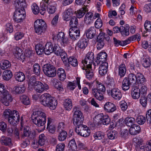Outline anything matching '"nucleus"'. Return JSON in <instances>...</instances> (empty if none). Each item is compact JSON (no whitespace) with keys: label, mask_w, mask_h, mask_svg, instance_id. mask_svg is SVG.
Returning <instances> with one entry per match:
<instances>
[{"label":"nucleus","mask_w":151,"mask_h":151,"mask_svg":"<svg viewBox=\"0 0 151 151\" xmlns=\"http://www.w3.org/2000/svg\"><path fill=\"white\" fill-rule=\"evenodd\" d=\"M40 101L41 104L48 107L51 110L55 109L57 105L56 100L47 93H45L41 95Z\"/></svg>","instance_id":"f257e3e1"},{"label":"nucleus","mask_w":151,"mask_h":151,"mask_svg":"<svg viewBox=\"0 0 151 151\" xmlns=\"http://www.w3.org/2000/svg\"><path fill=\"white\" fill-rule=\"evenodd\" d=\"M96 87L91 89V93L97 100L101 101L104 98V94L106 91L105 86L98 80H95Z\"/></svg>","instance_id":"f03ea898"},{"label":"nucleus","mask_w":151,"mask_h":151,"mask_svg":"<svg viewBox=\"0 0 151 151\" xmlns=\"http://www.w3.org/2000/svg\"><path fill=\"white\" fill-rule=\"evenodd\" d=\"M46 114L41 111L34 112L32 115L33 122L38 127L43 126L46 122Z\"/></svg>","instance_id":"7ed1b4c3"},{"label":"nucleus","mask_w":151,"mask_h":151,"mask_svg":"<svg viewBox=\"0 0 151 151\" xmlns=\"http://www.w3.org/2000/svg\"><path fill=\"white\" fill-rule=\"evenodd\" d=\"M35 77H32L29 81V85L33 86L35 91L37 93H41L49 88L48 86L43 84L40 81H37Z\"/></svg>","instance_id":"20e7f679"},{"label":"nucleus","mask_w":151,"mask_h":151,"mask_svg":"<svg viewBox=\"0 0 151 151\" xmlns=\"http://www.w3.org/2000/svg\"><path fill=\"white\" fill-rule=\"evenodd\" d=\"M73 122L74 125L77 126L82 125L83 120V116L82 112L76 106H74L73 109Z\"/></svg>","instance_id":"39448f33"},{"label":"nucleus","mask_w":151,"mask_h":151,"mask_svg":"<svg viewBox=\"0 0 151 151\" xmlns=\"http://www.w3.org/2000/svg\"><path fill=\"white\" fill-rule=\"evenodd\" d=\"M75 131L78 134L84 137L88 136L90 133V130L89 128L83 124L77 126Z\"/></svg>","instance_id":"423d86ee"},{"label":"nucleus","mask_w":151,"mask_h":151,"mask_svg":"<svg viewBox=\"0 0 151 151\" xmlns=\"http://www.w3.org/2000/svg\"><path fill=\"white\" fill-rule=\"evenodd\" d=\"M25 14L24 9H18L15 11L14 15V19L17 22H21L25 19Z\"/></svg>","instance_id":"0eeeda50"},{"label":"nucleus","mask_w":151,"mask_h":151,"mask_svg":"<svg viewBox=\"0 0 151 151\" xmlns=\"http://www.w3.org/2000/svg\"><path fill=\"white\" fill-rule=\"evenodd\" d=\"M43 71L44 73L48 77H53L56 75V70L55 67L50 64L44 65Z\"/></svg>","instance_id":"6e6552de"},{"label":"nucleus","mask_w":151,"mask_h":151,"mask_svg":"<svg viewBox=\"0 0 151 151\" xmlns=\"http://www.w3.org/2000/svg\"><path fill=\"white\" fill-rule=\"evenodd\" d=\"M1 94L2 96L1 98V102L6 106H9V103L11 102L12 100L11 95L8 91Z\"/></svg>","instance_id":"1a4fd4ad"},{"label":"nucleus","mask_w":151,"mask_h":151,"mask_svg":"<svg viewBox=\"0 0 151 151\" xmlns=\"http://www.w3.org/2000/svg\"><path fill=\"white\" fill-rule=\"evenodd\" d=\"M69 35L70 37L73 40H75L80 35L79 29L76 26L71 27L69 30Z\"/></svg>","instance_id":"9d476101"},{"label":"nucleus","mask_w":151,"mask_h":151,"mask_svg":"<svg viewBox=\"0 0 151 151\" xmlns=\"http://www.w3.org/2000/svg\"><path fill=\"white\" fill-rule=\"evenodd\" d=\"M111 95L115 100L119 101L122 97L121 91L117 88H114L111 90Z\"/></svg>","instance_id":"9b49d317"},{"label":"nucleus","mask_w":151,"mask_h":151,"mask_svg":"<svg viewBox=\"0 0 151 151\" xmlns=\"http://www.w3.org/2000/svg\"><path fill=\"white\" fill-rule=\"evenodd\" d=\"M55 39L64 47L68 42V39L65 37V34L63 32H59L57 35Z\"/></svg>","instance_id":"f8f14e48"},{"label":"nucleus","mask_w":151,"mask_h":151,"mask_svg":"<svg viewBox=\"0 0 151 151\" xmlns=\"http://www.w3.org/2000/svg\"><path fill=\"white\" fill-rule=\"evenodd\" d=\"M104 35L103 33H101L98 36L97 40V48L98 50L102 49L104 45Z\"/></svg>","instance_id":"ddd939ff"},{"label":"nucleus","mask_w":151,"mask_h":151,"mask_svg":"<svg viewBox=\"0 0 151 151\" xmlns=\"http://www.w3.org/2000/svg\"><path fill=\"white\" fill-rule=\"evenodd\" d=\"M26 89L24 84H21L14 87L12 90V93L14 94H18L23 93Z\"/></svg>","instance_id":"4468645a"},{"label":"nucleus","mask_w":151,"mask_h":151,"mask_svg":"<svg viewBox=\"0 0 151 151\" xmlns=\"http://www.w3.org/2000/svg\"><path fill=\"white\" fill-rule=\"evenodd\" d=\"M104 108L105 111L109 113H112L116 109V106L110 102L106 103L104 106Z\"/></svg>","instance_id":"2eb2a0df"},{"label":"nucleus","mask_w":151,"mask_h":151,"mask_svg":"<svg viewBox=\"0 0 151 151\" xmlns=\"http://www.w3.org/2000/svg\"><path fill=\"white\" fill-rule=\"evenodd\" d=\"M14 56L19 60H22L25 58V56L23 53L22 49L18 47H15L13 51Z\"/></svg>","instance_id":"dca6fc26"},{"label":"nucleus","mask_w":151,"mask_h":151,"mask_svg":"<svg viewBox=\"0 0 151 151\" xmlns=\"http://www.w3.org/2000/svg\"><path fill=\"white\" fill-rule=\"evenodd\" d=\"M108 63L106 62H102L99 68V73L102 76L105 74L107 71Z\"/></svg>","instance_id":"f3484780"},{"label":"nucleus","mask_w":151,"mask_h":151,"mask_svg":"<svg viewBox=\"0 0 151 151\" xmlns=\"http://www.w3.org/2000/svg\"><path fill=\"white\" fill-rule=\"evenodd\" d=\"M131 95L135 99H138L140 96V90L137 87H133L131 91Z\"/></svg>","instance_id":"a211bd4d"},{"label":"nucleus","mask_w":151,"mask_h":151,"mask_svg":"<svg viewBox=\"0 0 151 151\" xmlns=\"http://www.w3.org/2000/svg\"><path fill=\"white\" fill-rule=\"evenodd\" d=\"M140 131V126L137 124H134L131 126L129 129V133L133 135L139 133Z\"/></svg>","instance_id":"6ab92c4d"},{"label":"nucleus","mask_w":151,"mask_h":151,"mask_svg":"<svg viewBox=\"0 0 151 151\" xmlns=\"http://www.w3.org/2000/svg\"><path fill=\"white\" fill-rule=\"evenodd\" d=\"M53 86L60 91H63V87L61 82L58 79H54L52 81Z\"/></svg>","instance_id":"aec40b11"},{"label":"nucleus","mask_w":151,"mask_h":151,"mask_svg":"<svg viewBox=\"0 0 151 151\" xmlns=\"http://www.w3.org/2000/svg\"><path fill=\"white\" fill-rule=\"evenodd\" d=\"M86 35L88 38H93L96 35L95 28L94 27H91L86 31Z\"/></svg>","instance_id":"412c9836"},{"label":"nucleus","mask_w":151,"mask_h":151,"mask_svg":"<svg viewBox=\"0 0 151 151\" xmlns=\"http://www.w3.org/2000/svg\"><path fill=\"white\" fill-rule=\"evenodd\" d=\"M90 59H88V58L86 57L84 60H83L82 61V63L84 66L83 67L82 69L83 70H86L87 68H91V65L93 63V61H91Z\"/></svg>","instance_id":"4be33fe9"},{"label":"nucleus","mask_w":151,"mask_h":151,"mask_svg":"<svg viewBox=\"0 0 151 151\" xmlns=\"http://www.w3.org/2000/svg\"><path fill=\"white\" fill-rule=\"evenodd\" d=\"M129 26L128 24L124 26L120 27V32L122 35L124 36H128L129 35Z\"/></svg>","instance_id":"5701e85b"},{"label":"nucleus","mask_w":151,"mask_h":151,"mask_svg":"<svg viewBox=\"0 0 151 151\" xmlns=\"http://www.w3.org/2000/svg\"><path fill=\"white\" fill-rule=\"evenodd\" d=\"M53 45L50 42H47L45 45L44 48V52L46 55H49L53 52Z\"/></svg>","instance_id":"b1692460"},{"label":"nucleus","mask_w":151,"mask_h":151,"mask_svg":"<svg viewBox=\"0 0 151 151\" xmlns=\"http://www.w3.org/2000/svg\"><path fill=\"white\" fill-rule=\"evenodd\" d=\"M63 106L66 110L70 111L73 106L71 100L69 99H65L64 102Z\"/></svg>","instance_id":"393cba45"},{"label":"nucleus","mask_w":151,"mask_h":151,"mask_svg":"<svg viewBox=\"0 0 151 151\" xmlns=\"http://www.w3.org/2000/svg\"><path fill=\"white\" fill-rule=\"evenodd\" d=\"M57 74L60 81H63L66 78L65 71L62 68H59L58 69Z\"/></svg>","instance_id":"a878e982"},{"label":"nucleus","mask_w":151,"mask_h":151,"mask_svg":"<svg viewBox=\"0 0 151 151\" xmlns=\"http://www.w3.org/2000/svg\"><path fill=\"white\" fill-rule=\"evenodd\" d=\"M118 74L121 77H124L127 71V68L125 65L124 64L120 65L119 67Z\"/></svg>","instance_id":"bb28decb"},{"label":"nucleus","mask_w":151,"mask_h":151,"mask_svg":"<svg viewBox=\"0 0 151 151\" xmlns=\"http://www.w3.org/2000/svg\"><path fill=\"white\" fill-rule=\"evenodd\" d=\"M15 5L18 9L24 8L26 6L25 0H16Z\"/></svg>","instance_id":"cd10ccee"},{"label":"nucleus","mask_w":151,"mask_h":151,"mask_svg":"<svg viewBox=\"0 0 151 151\" xmlns=\"http://www.w3.org/2000/svg\"><path fill=\"white\" fill-rule=\"evenodd\" d=\"M12 73L11 70H6L4 71L2 74L3 78L5 80L9 81L12 76Z\"/></svg>","instance_id":"c85d7f7f"},{"label":"nucleus","mask_w":151,"mask_h":151,"mask_svg":"<svg viewBox=\"0 0 151 151\" xmlns=\"http://www.w3.org/2000/svg\"><path fill=\"white\" fill-rule=\"evenodd\" d=\"M35 49L36 53L39 55H42L44 52V46L41 44L37 45Z\"/></svg>","instance_id":"c756f323"},{"label":"nucleus","mask_w":151,"mask_h":151,"mask_svg":"<svg viewBox=\"0 0 151 151\" xmlns=\"http://www.w3.org/2000/svg\"><path fill=\"white\" fill-rule=\"evenodd\" d=\"M68 147L69 151H77V146L74 139H72L69 142Z\"/></svg>","instance_id":"7c9ffc66"},{"label":"nucleus","mask_w":151,"mask_h":151,"mask_svg":"<svg viewBox=\"0 0 151 151\" xmlns=\"http://www.w3.org/2000/svg\"><path fill=\"white\" fill-rule=\"evenodd\" d=\"M87 42L85 39H80L77 43V46L81 49H84L87 46Z\"/></svg>","instance_id":"2f4dec72"},{"label":"nucleus","mask_w":151,"mask_h":151,"mask_svg":"<svg viewBox=\"0 0 151 151\" xmlns=\"http://www.w3.org/2000/svg\"><path fill=\"white\" fill-rule=\"evenodd\" d=\"M142 62L143 66L145 68H147L151 65V59L148 56H145L143 58Z\"/></svg>","instance_id":"473e14b6"},{"label":"nucleus","mask_w":151,"mask_h":151,"mask_svg":"<svg viewBox=\"0 0 151 151\" xmlns=\"http://www.w3.org/2000/svg\"><path fill=\"white\" fill-rule=\"evenodd\" d=\"M15 77L16 80L19 82H22L25 79L24 74L21 72H17L15 74Z\"/></svg>","instance_id":"72a5a7b5"},{"label":"nucleus","mask_w":151,"mask_h":151,"mask_svg":"<svg viewBox=\"0 0 151 151\" xmlns=\"http://www.w3.org/2000/svg\"><path fill=\"white\" fill-rule=\"evenodd\" d=\"M34 27L47 28L45 22L42 19H37V20L34 22Z\"/></svg>","instance_id":"f704fd0d"},{"label":"nucleus","mask_w":151,"mask_h":151,"mask_svg":"<svg viewBox=\"0 0 151 151\" xmlns=\"http://www.w3.org/2000/svg\"><path fill=\"white\" fill-rule=\"evenodd\" d=\"M136 82L138 84L142 83L145 82L146 79L143 75L138 73L136 75Z\"/></svg>","instance_id":"c9c22d12"},{"label":"nucleus","mask_w":151,"mask_h":151,"mask_svg":"<svg viewBox=\"0 0 151 151\" xmlns=\"http://www.w3.org/2000/svg\"><path fill=\"white\" fill-rule=\"evenodd\" d=\"M131 84L127 80V78H125L122 82V88L124 91L128 90L129 88V85Z\"/></svg>","instance_id":"e433bc0d"},{"label":"nucleus","mask_w":151,"mask_h":151,"mask_svg":"<svg viewBox=\"0 0 151 151\" xmlns=\"http://www.w3.org/2000/svg\"><path fill=\"white\" fill-rule=\"evenodd\" d=\"M124 122L125 124L128 126H131L135 124V119L133 117H126L124 120Z\"/></svg>","instance_id":"4c0bfd02"},{"label":"nucleus","mask_w":151,"mask_h":151,"mask_svg":"<svg viewBox=\"0 0 151 151\" xmlns=\"http://www.w3.org/2000/svg\"><path fill=\"white\" fill-rule=\"evenodd\" d=\"M107 56V54L105 52H101L98 54L97 58L100 62H106Z\"/></svg>","instance_id":"58836bf2"},{"label":"nucleus","mask_w":151,"mask_h":151,"mask_svg":"<svg viewBox=\"0 0 151 151\" xmlns=\"http://www.w3.org/2000/svg\"><path fill=\"white\" fill-rule=\"evenodd\" d=\"M93 15L92 13L89 12L86 14L84 18V21L87 24L92 22L93 20Z\"/></svg>","instance_id":"ea45409f"},{"label":"nucleus","mask_w":151,"mask_h":151,"mask_svg":"<svg viewBox=\"0 0 151 151\" xmlns=\"http://www.w3.org/2000/svg\"><path fill=\"white\" fill-rule=\"evenodd\" d=\"M1 142L2 144L5 145H9L11 143V140L9 137L2 136L1 139Z\"/></svg>","instance_id":"a19ab883"},{"label":"nucleus","mask_w":151,"mask_h":151,"mask_svg":"<svg viewBox=\"0 0 151 151\" xmlns=\"http://www.w3.org/2000/svg\"><path fill=\"white\" fill-rule=\"evenodd\" d=\"M46 138L44 134H42L39 135L38 144L39 145L42 146L45 144Z\"/></svg>","instance_id":"79ce46f5"},{"label":"nucleus","mask_w":151,"mask_h":151,"mask_svg":"<svg viewBox=\"0 0 151 151\" xmlns=\"http://www.w3.org/2000/svg\"><path fill=\"white\" fill-rule=\"evenodd\" d=\"M71 11L70 9H68L65 10L63 13V17L64 20L68 21L71 17Z\"/></svg>","instance_id":"37998d69"},{"label":"nucleus","mask_w":151,"mask_h":151,"mask_svg":"<svg viewBox=\"0 0 151 151\" xmlns=\"http://www.w3.org/2000/svg\"><path fill=\"white\" fill-rule=\"evenodd\" d=\"M67 135V132L65 131L62 130L58 134V139L60 141H64L66 139Z\"/></svg>","instance_id":"c03bdc74"},{"label":"nucleus","mask_w":151,"mask_h":151,"mask_svg":"<svg viewBox=\"0 0 151 151\" xmlns=\"http://www.w3.org/2000/svg\"><path fill=\"white\" fill-rule=\"evenodd\" d=\"M0 65L1 68L4 70L9 67L11 65V64L9 61L6 60L2 61Z\"/></svg>","instance_id":"a18cd8bd"},{"label":"nucleus","mask_w":151,"mask_h":151,"mask_svg":"<svg viewBox=\"0 0 151 151\" xmlns=\"http://www.w3.org/2000/svg\"><path fill=\"white\" fill-rule=\"evenodd\" d=\"M68 61L69 63L73 66L76 67L78 65V62L77 60L73 57H70L69 58Z\"/></svg>","instance_id":"49530a36"},{"label":"nucleus","mask_w":151,"mask_h":151,"mask_svg":"<svg viewBox=\"0 0 151 151\" xmlns=\"http://www.w3.org/2000/svg\"><path fill=\"white\" fill-rule=\"evenodd\" d=\"M127 80L131 84H135L136 82V75L133 73L129 74L127 78Z\"/></svg>","instance_id":"de8ad7c7"},{"label":"nucleus","mask_w":151,"mask_h":151,"mask_svg":"<svg viewBox=\"0 0 151 151\" xmlns=\"http://www.w3.org/2000/svg\"><path fill=\"white\" fill-rule=\"evenodd\" d=\"M20 99L22 103L26 105L30 104V100L29 97L27 96L23 95L20 97Z\"/></svg>","instance_id":"09e8293b"},{"label":"nucleus","mask_w":151,"mask_h":151,"mask_svg":"<svg viewBox=\"0 0 151 151\" xmlns=\"http://www.w3.org/2000/svg\"><path fill=\"white\" fill-rule=\"evenodd\" d=\"M35 32L37 34L42 35L45 32L46 28L37 27H34Z\"/></svg>","instance_id":"8fccbe9b"},{"label":"nucleus","mask_w":151,"mask_h":151,"mask_svg":"<svg viewBox=\"0 0 151 151\" xmlns=\"http://www.w3.org/2000/svg\"><path fill=\"white\" fill-rule=\"evenodd\" d=\"M106 84L109 88L114 87L115 85V83L112 78H108L106 82Z\"/></svg>","instance_id":"3c124183"},{"label":"nucleus","mask_w":151,"mask_h":151,"mask_svg":"<svg viewBox=\"0 0 151 151\" xmlns=\"http://www.w3.org/2000/svg\"><path fill=\"white\" fill-rule=\"evenodd\" d=\"M62 50L61 49L60 47L57 44H55L53 45V52H54L56 55L59 56L60 54V52H61Z\"/></svg>","instance_id":"603ef678"},{"label":"nucleus","mask_w":151,"mask_h":151,"mask_svg":"<svg viewBox=\"0 0 151 151\" xmlns=\"http://www.w3.org/2000/svg\"><path fill=\"white\" fill-rule=\"evenodd\" d=\"M60 52V54L59 55H60L61 58L63 61V63L65 64L67 63V56L66 53L65 52L62 50Z\"/></svg>","instance_id":"864d4df0"},{"label":"nucleus","mask_w":151,"mask_h":151,"mask_svg":"<svg viewBox=\"0 0 151 151\" xmlns=\"http://www.w3.org/2000/svg\"><path fill=\"white\" fill-rule=\"evenodd\" d=\"M146 120L145 117L142 115L138 116L136 119L137 122L140 125L144 124L145 123Z\"/></svg>","instance_id":"5fc2aeb1"},{"label":"nucleus","mask_w":151,"mask_h":151,"mask_svg":"<svg viewBox=\"0 0 151 151\" xmlns=\"http://www.w3.org/2000/svg\"><path fill=\"white\" fill-rule=\"evenodd\" d=\"M78 22L77 18L75 17L71 18L69 23V24L71 27H73L75 26L77 27L78 24Z\"/></svg>","instance_id":"6e6d98bb"},{"label":"nucleus","mask_w":151,"mask_h":151,"mask_svg":"<svg viewBox=\"0 0 151 151\" xmlns=\"http://www.w3.org/2000/svg\"><path fill=\"white\" fill-rule=\"evenodd\" d=\"M76 86V84L75 83L74 81H69L67 84V88L70 91H73L75 88Z\"/></svg>","instance_id":"4d7b16f0"},{"label":"nucleus","mask_w":151,"mask_h":151,"mask_svg":"<svg viewBox=\"0 0 151 151\" xmlns=\"http://www.w3.org/2000/svg\"><path fill=\"white\" fill-rule=\"evenodd\" d=\"M32 11L35 14H37L39 12V8L38 6L35 3H33L31 6Z\"/></svg>","instance_id":"13d9d810"},{"label":"nucleus","mask_w":151,"mask_h":151,"mask_svg":"<svg viewBox=\"0 0 151 151\" xmlns=\"http://www.w3.org/2000/svg\"><path fill=\"white\" fill-rule=\"evenodd\" d=\"M33 71L36 75L39 76L40 74V69L39 65L37 63L35 64L33 66Z\"/></svg>","instance_id":"bf43d9fd"},{"label":"nucleus","mask_w":151,"mask_h":151,"mask_svg":"<svg viewBox=\"0 0 151 151\" xmlns=\"http://www.w3.org/2000/svg\"><path fill=\"white\" fill-rule=\"evenodd\" d=\"M93 136L94 138L97 139H101L104 137V133L101 131H99L95 133Z\"/></svg>","instance_id":"052dcab7"},{"label":"nucleus","mask_w":151,"mask_h":151,"mask_svg":"<svg viewBox=\"0 0 151 151\" xmlns=\"http://www.w3.org/2000/svg\"><path fill=\"white\" fill-rule=\"evenodd\" d=\"M133 141L137 145V146L142 145L143 142L142 139L139 137H136L134 139Z\"/></svg>","instance_id":"680f3d73"},{"label":"nucleus","mask_w":151,"mask_h":151,"mask_svg":"<svg viewBox=\"0 0 151 151\" xmlns=\"http://www.w3.org/2000/svg\"><path fill=\"white\" fill-rule=\"evenodd\" d=\"M87 9H81L78 11L76 13V16L78 18L82 17L85 14V12H86Z\"/></svg>","instance_id":"e2e57ef3"},{"label":"nucleus","mask_w":151,"mask_h":151,"mask_svg":"<svg viewBox=\"0 0 151 151\" xmlns=\"http://www.w3.org/2000/svg\"><path fill=\"white\" fill-rule=\"evenodd\" d=\"M11 115L18 122L19 121L20 119V115L18 112L17 111L13 110L12 111V113L11 114Z\"/></svg>","instance_id":"0e129e2a"},{"label":"nucleus","mask_w":151,"mask_h":151,"mask_svg":"<svg viewBox=\"0 0 151 151\" xmlns=\"http://www.w3.org/2000/svg\"><path fill=\"white\" fill-rule=\"evenodd\" d=\"M117 136V132L115 131H111L107 134L108 137L111 139H115Z\"/></svg>","instance_id":"69168bd1"},{"label":"nucleus","mask_w":151,"mask_h":151,"mask_svg":"<svg viewBox=\"0 0 151 151\" xmlns=\"http://www.w3.org/2000/svg\"><path fill=\"white\" fill-rule=\"evenodd\" d=\"M144 26L146 31H150L151 30V22L148 20L146 21L145 22Z\"/></svg>","instance_id":"338daca9"},{"label":"nucleus","mask_w":151,"mask_h":151,"mask_svg":"<svg viewBox=\"0 0 151 151\" xmlns=\"http://www.w3.org/2000/svg\"><path fill=\"white\" fill-rule=\"evenodd\" d=\"M65 147L64 144L62 143H60L58 144L56 146V151H64Z\"/></svg>","instance_id":"774afa93"}]
</instances>
